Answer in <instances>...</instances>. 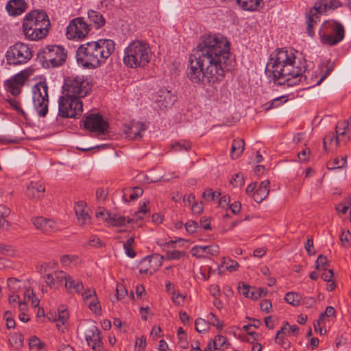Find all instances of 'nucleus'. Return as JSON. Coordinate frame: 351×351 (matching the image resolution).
<instances>
[{
  "label": "nucleus",
  "mask_w": 351,
  "mask_h": 351,
  "mask_svg": "<svg viewBox=\"0 0 351 351\" xmlns=\"http://www.w3.org/2000/svg\"><path fill=\"white\" fill-rule=\"evenodd\" d=\"M230 43L220 34L202 36L189 59L187 76L193 83L214 86L223 80L228 71Z\"/></svg>",
  "instance_id": "f257e3e1"
},
{
  "label": "nucleus",
  "mask_w": 351,
  "mask_h": 351,
  "mask_svg": "<svg viewBox=\"0 0 351 351\" xmlns=\"http://www.w3.org/2000/svg\"><path fill=\"white\" fill-rule=\"evenodd\" d=\"M297 51L278 49L270 55L265 68V73L274 84L293 86L302 81L310 84L314 72L306 69L305 60L297 58Z\"/></svg>",
  "instance_id": "f03ea898"
},
{
  "label": "nucleus",
  "mask_w": 351,
  "mask_h": 351,
  "mask_svg": "<svg viewBox=\"0 0 351 351\" xmlns=\"http://www.w3.org/2000/svg\"><path fill=\"white\" fill-rule=\"evenodd\" d=\"M115 43L110 39H99L81 45L76 51V60L84 68L96 69L114 53Z\"/></svg>",
  "instance_id": "7ed1b4c3"
},
{
  "label": "nucleus",
  "mask_w": 351,
  "mask_h": 351,
  "mask_svg": "<svg viewBox=\"0 0 351 351\" xmlns=\"http://www.w3.org/2000/svg\"><path fill=\"white\" fill-rule=\"evenodd\" d=\"M51 23L43 10H34L27 13L23 21V32L26 38L38 40L48 34Z\"/></svg>",
  "instance_id": "20e7f679"
},
{
  "label": "nucleus",
  "mask_w": 351,
  "mask_h": 351,
  "mask_svg": "<svg viewBox=\"0 0 351 351\" xmlns=\"http://www.w3.org/2000/svg\"><path fill=\"white\" fill-rule=\"evenodd\" d=\"M152 56L149 44L143 40H134L124 50L123 61L130 68L144 67L150 61Z\"/></svg>",
  "instance_id": "39448f33"
},
{
  "label": "nucleus",
  "mask_w": 351,
  "mask_h": 351,
  "mask_svg": "<svg viewBox=\"0 0 351 351\" xmlns=\"http://www.w3.org/2000/svg\"><path fill=\"white\" fill-rule=\"evenodd\" d=\"M66 50L57 45H47L37 54V60L45 69L59 67L66 62Z\"/></svg>",
  "instance_id": "423d86ee"
},
{
  "label": "nucleus",
  "mask_w": 351,
  "mask_h": 351,
  "mask_svg": "<svg viewBox=\"0 0 351 351\" xmlns=\"http://www.w3.org/2000/svg\"><path fill=\"white\" fill-rule=\"evenodd\" d=\"M92 84L84 76H71L64 79L62 86V95L67 97L81 99L91 90Z\"/></svg>",
  "instance_id": "0eeeda50"
},
{
  "label": "nucleus",
  "mask_w": 351,
  "mask_h": 351,
  "mask_svg": "<svg viewBox=\"0 0 351 351\" xmlns=\"http://www.w3.org/2000/svg\"><path fill=\"white\" fill-rule=\"evenodd\" d=\"M319 35L323 44L335 46L344 38L345 28L339 21H326L319 29Z\"/></svg>",
  "instance_id": "6e6552de"
},
{
  "label": "nucleus",
  "mask_w": 351,
  "mask_h": 351,
  "mask_svg": "<svg viewBox=\"0 0 351 351\" xmlns=\"http://www.w3.org/2000/svg\"><path fill=\"white\" fill-rule=\"evenodd\" d=\"M58 115L62 118L78 119L83 112L81 99L62 95L58 99Z\"/></svg>",
  "instance_id": "1a4fd4ad"
},
{
  "label": "nucleus",
  "mask_w": 351,
  "mask_h": 351,
  "mask_svg": "<svg viewBox=\"0 0 351 351\" xmlns=\"http://www.w3.org/2000/svg\"><path fill=\"white\" fill-rule=\"evenodd\" d=\"M33 104L40 117H45L48 112V86L46 82H40L33 87Z\"/></svg>",
  "instance_id": "9d476101"
},
{
  "label": "nucleus",
  "mask_w": 351,
  "mask_h": 351,
  "mask_svg": "<svg viewBox=\"0 0 351 351\" xmlns=\"http://www.w3.org/2000/svg\"><path fill=\"white\" fill-rule=\"evenodd\" d=\"M32 56V50L29 45L21 42L10 47L5 55L8 63L13 65L25 64Z\"/></svg>",
  "instance_id": "9b49d317"
},
{
  "label": "nucleus",
  "mask_w": 351,
  "mask_h": 351,
  "mask_svg": "<svg viewBox=\"0 0 351 351\" xmlns=\"http://www.w3.org/2000/svg\"><path fill=\"white\" fill-rule=\"evenodd\" d=\"M91 29L83 17H77L71 20L66 27V35L69 39L82 40L86 37Z\"/></svg>",
  "instance_id": "f8f14e48"
},
{
  "label": "nucleus",
  "mask_w": 351,
  "mask_h": 351,
  "mask_svg": "<svg viewBox=\"0 0 351 351\" xmlns=\"http://www.w3.org/2000/svg\"><path fill=\"white\" fill-rule=\"evenodd\" d=\"M82 121L85 129L99 134H105L109 126L108 122L98 113L84 116Z\"/></svg>",
  "instance_id": "ddd939ff"
},
{
  "label": "nucleus",
  "mask_w": 351,
  "mask_h": 351,
  "mask_svg": "<svg viewBox=\"0 0 351 351\" xmlns=\"http://www.w3.org/2000/svg\"><path fill=\"white\" fill-rule=\"evenodd\" d=\"M29 77L27 70H23L4 82L5 89L12 95L17 96L21 93V88Z\"/></svg>",
  "instance_id": "4468645a"
},
{
  "label": "nucleus",
  "mask_w": 351,
  "mask_h": 351,
  "mask_svg": "<svg viewBox=\"0 0 351 351\" xmlns=\"http://www.w3.org/2000/svg\"><path fill=\"white\" fill-rule=\"evenodd\" d=\"M84 335L88 346L94 351H101L103 346L101 331L93 322L88 323Z\"/></svg>",
  "instance_id": "2eb2a0df"
},
{
  "label": "nucleus",
  "mask_w": 351,
  "mask_h": 351,
  "mask_svg": "<svg viewBox=\"0 0 351 351\" xmlns=\"http://www.w3.org/2000/svg\"><path fill=\"white\" fill-rule=\"evenodd\" d=\"M164 257L160 254H154L143 258L139 264L141 274H152L157 271L162 265Z\"/></svg>",
  "instance_id": "dca6fc26"
},
{
  "label": "nucleus",
  "mask_w": 351,
  "mask_h": 351,
  "mask_svg": "<svg viewBox=\"0 0 351 351\" xmlns=\"http://www.w3.org/2000/svg\"><path fill=\"white\" fill-rule=\"evenodd\" d=\"M176 100L177 96L166 88L159 90L156 97V102L161 110L171 108Z\"/></svg>",
  "instance_id": "f3484780"
},
{
  "label": "nucleus",
  "mask_w": 351,
  "mask_h": 351,
  "mask_svg": "<svg viewBox=\"0 0 351 351\" xmlns=\"http://www.w3.org/2000/svg\"><path fill=\"white\" fill-rule=\"evenodd\" d=\"M35 228L43 233L51 234L58 230V227L53 219L44 217H36L32 219Z\"/></svg>",
  "instance_id": "a211bd4d"
},
{
  "label": "nucleus",
  "mask_w": 351,
  "mask_h": 351,
  "mask_svg": "<svg viewBox=\"0 0 351 351\" xmlns=\"http://www.w3.org/2000/svg\"><path fill=\"white\" fill-rule=\"evenodd\" d=\"M146 130L145 123L132 121L124 126V132L129 140H138L142 138L141 132Z\"/></svg>",
  "instance_id": "6ab92c4d"
},
{
  "label": "nucleus",
  "mask_w": 351,
  "mask_h": 351,
  "mask_svg": "<svg viewBox=\"0 0 351 351\" xmlns=\"http://www.w3.org/2000/svg\"><path fill=\"white\" fill-rule=\"evenodd\" d=\"M324 12L316 3L306 14V32L308 36L313 37L315 34L313 27L319 21L320 14Z\"/></svg>",
  "instance_id": "aec40b11"
},
{
  "label": "nucleus",
  "mask_w": 351,
  "mask_h": 351,
  "mask_svg": "<svg viewBox=\"0 0 351 351\" xmlns=\"http://www.w3.org/2000/svg\"><path fill=\"white\" fill-rule=\"evenodd\" d=\"M74 209L80 226L91 223V217L88 213L89 209L86 207V204L84 202L80 201L76 203Z\"/></svg>",
  "instance_id": "412c9836"
},
{
  "label": "nucleus",
  "mask_w": 351,
  "mask_h": 351,
  "mask_svg": "<svg viewBox=\"0 0 351 351\" xmlns=\"http://www.w3.org/2000/svg\"><path fill=\"white\" fill-rule=\"evenodd\" d=\"M45 191V185L39 182H31L27 186L25 195L31 199H39L44 197Z\"/></svg>",
  "instance_id": "4be33fe9"
},
{
  "label": "nucleus",
  "mask_w": 351,
  "mask_h": 351,
  "mask_svg": "<svg viewBox=\"0 0 351 351\" xmlns=\"http://www.w3.org/2000/svg\"><path fill=\"white\" fill-rule=\"evenodd\" d=\"M27 3L25 0H10L5 7L8 14L11 16H19L25 12Z\"/></svg>",
  "instance_id": "5701e85b"
},
{
  "label": "nucleus",
  "mask_w": 351,
  "mask_h": 351,
  "mask_svg": "<svg viewBox=\"0 0 351 351\" xmlns=\"http://www.w3.org/2000/svg\"><path fill=\"white\" fill-rule=\"evenodd\" d=\"M349 122L348 121H340L338 122L335 127L336 137L335 143L338 145L340 142L346 143L350 141L349 132Z\"/></svg>",
  "instance_id": "b1692460"
},
{
  "label": "nucleus",
  "mask_w": 351,
  "mask_h": 351,
  "mask_svg": "<svg viewBox=\"0 0 351 351\" xmlns=\"http://www.w3.org/2000/svg\"><path fill=\"white\" fill-rule=\"evenodd\" d=\"M269 181L265 180L261 182L258 189H256L254 193H253V199L257 202L261 203L264 200L269 193Z\"/></svg>",
  "instance_id": "393cba45"
},
{
  "label": "nucleus",
  "mask_w": 351,
  "mask_h": 351,
  "mask_svg": "<svg viewBox=\"0 0 351 351\" xmlns=\"http://www.w3.org/2000/svg\"><path fill=\"white\" fill-rule=\"evenodd\" d=\"M122 198L124 202H129L130 201H134L138 197H141L143 194V190L141 187H129L123 189Z\"/></svg>",
  "instance_id": "a878e982"
},
{
  "label": "nucleus",
  "mask_w": 351,
  "mask_h": 351,
  "mask_svg": "<svg viewBox=\"0 0 351 351\" xmlns=\"http://www.w3.org/2000/svg\"><path fill=\"white\" fill-rule=\"evenodd\" d=\"M64 286L69 293H80L84 289L82 282L78 280H74L71 276H68L66 278Z\"/></svg>",
  "instance_id": "bb28decb"
},
{
  "label": "nucleus",
  "mask_w": 351,
  "mask_h": 351,
  "mask_svg": "<svg viewBox=\"0 0 351 351\" xmlns=\"http://www.w3.org/2000/svg\"><path fill=\"white\" fill-rule=\"evenodd\" d=\"M263 0H234L233 3L241 9L247 11H254L260 7Z\"/></svg>",
  "instance_id": "cd10ccee"
},
{
  "label": "nucleus",
  "mask_w": 351,
  "mask_h": 351,
  "mask_svg": "<svg viewBox=\"0 0 351 351\" xmlns=\"http://www.w3.org/2000/svg\"><path fill=\"white\" fill-rule=\"evenodd\" d=\"M88 19L93 23L95 29H99L106 23L104 16L98 11L90 10L88 11Z\"/></svg>",
  "instance_id": "c85d7f7f"
},
{
  "label": "nucleus",
  "mask_w": 351,
  "mask_h": 351,
  "mask_svg": "<svg viewBox=\"0 0 351 351\" xmlns=\"http://www.w3.org/2000/svg\"><path fill=\"white\" fill-rule=\"evenodd\" d=\"M245 142L242 138H236L233 141L230 156L232 159L238 158L244 151Z\"/></svg>",
  "instance_id": "c756f323"
},
{
  "label": "nucleus",
  "mask_w": 351,
  "mask_h": 351,
  "mask_svg": "<svg viewBox=\"0 0 351 351\" xmlns=\"http://www.w3.org/2000/svg\"><path fill=\"white\" fill-rule=\"evenodd\" d=\"M108 218L106 220L108 221L114 226H123L132 222V219L130 217H125L119 215H112L106 213Z\"/></svg>",
  "instance_id": "7c9ffc66"
},
{
  "label": "nucleus",
  "mask_w": 351,
  "mask_h": 351,
  "mask_svg": "<svg viewBox=\"0 0 351 351\" xmlns=\"http://www.w3.org/2000/svg\"><path fill=\"white\" fill-rule=\"evenodd\" d=\"M315 3L320 7L321 10L324 12L329 10H334L341 6V3L339 0H320Z\"/></svg>",
  "instance_id": "2f4dec72"
},
{
  "label": "nucleus",
  "mask_w": 351,
  "mask_h": 351,
  "mask_svg": "<svg viewBox=\"0 0 351 351\" xmlns=\"http://www.w3.org/2000/svg\"><path fill=\"white\" fill-rule=\"evenodd\" d=\"M191 143L187 140H180L172 143L170 145L171 151L175 152H189L191 149Z\"/></svg>",
  "instance_id": "473e14b6"
},
{
  "label": "nucleus",
  "mask_w": 351,
  "mask_h": 351,
  "mask_svg": "<svg viewBox=\"0 0 351 351\" xmlns=\"http://www.w3.org/2000/svg\"><path fill=\"white\" fill-rule=\"evenodd\" d=\"M285 300L293 306H298L301 304L302 295L297 292H288L285 296Z\"/></svg>",
  "instance_id": "72a5a7b5"
},
{
  "label": "nucleus",
  "mask_w": 351,
  "mask_h": 351,
  "mask_svg": "<svg viewBox=\"0 0 351 351\" xmlns=\"http://www.w3.org/2000/svg\"><path fill=\"white\" fill-rule=\"evenodd\" d=\"M346 156H341V159L336 158L333 160L328 162L326 167L329 170L341 169L346 165Z\"/></svg>",
  "instance_id": "f704fd0d"
},
{
  "label": "nucleus",
  "mask_w": 351,
  "mask_h": 351,
  "mask_svg": "<svg viewBox=\"0 0 351 351\" xmlns=\"http://www.w3.org/2000/svg\"><path fill=\"white\" fill-rule=\"evenodd\" d=\"M134 243V237H130L128 239L127 241L123 243V248L125 254L130 258H134L136 255L135 251L132 248Z\"/></svg>",
  "instance_id": "c9c22d12"
},
{
  "label": "nucleus",
  "mask_w": 351,
  "mask_h": 351,
  "mask_svg": "<svg viewBox=\"0 0 351 351\" xmlns=\"http://www.w3.org/2000/svg\"><path fill=\"white\" fill-rule=\"evenodd\" d=\"M68 318L69 313L67 309L64 306L62 305L58 308V313L56 316L54 321H58L61 323L62 325H64V324L67 322Z\"/></svg>",
  "instance_id": "e433bc0d"
},
{
  "label": "nucleus",
  "mask_w": 351,
  "mask_h": 351,
  "mask_svg": "<svg viewBox=\"0 0 351 351\" xmlns=\"http://www.w3.org/2000/svg\"><path fill=\"white\" fill-rule=\"evenodd\" d=\"M207 319L208 325L210 324L213 326H215L219 331H221L223 329V322H221L213 313H210L207 316Z\"/></svg>",
  "instance_id": "4c0bfd02"
},
{
  "label": "nucleus",
  "mask_w": 351,
  "mask_h": 351,
  "mask_svg": "<svg viewBox=\"0 0 351 351\" xmlns=\"http://www.w3.org/2000/svg\"><path fill=\"white\" fill-rule=\"evenodd\" d=\"M287 101L285 96H281L274 99L271 101H268L265 104V108L266 110H269L272 108H277L281 104Z\"/></svg>",
  "instance_id": "58836bf2"
},
{
  "label": "nucleus",
  "mask_w": 351,
  "mask_h": 351,
  "mask_svg": "<svg viewBox=\"0 0 351 351\" xmlns=\"http://www.w3.org/2000/svg\"><path fill=\"white\" fill-rule=\"evenodd\" d=\"M186 256V254L184 251L173 250L167 251L165 254V258L168 261L171 260H179L182 257Z\"/></svg>",
  "instance_id": "ea45409f"
},
{
  "label": "nucleus",
  "mask_w": 351,
  "mask_h": 351,
  "mask_svg": "<svg viewBox=\"0 0 351 351\" xmlns=\"http://www.w3.org/2000/svg\"><path fill=\"white\" fill-rule=\"evenodd\" d=\"M209 328L207 322L202 318L196 319L195 322V329L197 332H206Z\"/></svg>",
  "instance_id": "a19ab883"
},
{
  "label": "nucleus",
  "mask_w": 351,
  "mask_h": 351,
  "mask_svg": "<svg viewBox=\"0 0 351 351\" xmlns=\"http://www.w3.org/2000/svg\"><path fill=\"white\" fill-rule=\"evenodd\" d=\"M128 294V291L122 284H117L116 287L115 300H112V302L123 299Z\"/></svg>",
  "instance_id": "79ce46f5"
},
{
  "label": "nucleus",
  "mask_w": 351,
  "mask_h": 351,
  "mask_svg": "<svg viewBox=\"0 0 351 351\" xmlns=\"http://www.w3.org/2000/svg\"><path fill=\"white\" fill-rule=\"evenodd\" d=\"M204 245H195L191 250L192 256L198 258H206Z\"/></svg>",
  "instance_id": "37998d69"
},
{
  "label": "nucleus",
  "mask_w": 351,
  "mask_h": 351,
  "mask_svg": "<svg viewBox=\"0 0 351 351\" xmlns=\"http://www.w3.org/2000/svg\"><path fill=\"white\" fill-rule=\"evenodd\" d=\"M333 69H334V66L332 64L326 66L325 70L324 71L323 69H322V71H320L321 76L315 84L319 85L322 83V82L324 80H325L330 74V73L333 71Z\"/></svg>",
  "instance_id": "c03bdc74"
},
{
  "label": "nucleus",
  "mask_w": 351,
  "mask_h": 351,
  "mask_svg": "<svg viewBox=\"0 0 351 351\" xmlns=\"http://www.w3.org/2000/svg\"><path fill=\"white\" fill-rule=\"evenodd\" d=\"M8 102L10 105V106L17 112L19 114H21L23 117H25L26 113L21 107L20 102L18 100H16L14 98H12L8 99Z\"/></svg>",
  "instance_id": "a18cd8bd"
},
{
  "label": "nucleus",
  "mask_w": 351,
  "mask_h": 351,
  "mask_svg": "<svg viewBox=\"0 0 351 351\" xmlns=\"http://www.w3.org/2000/svg\"><path fill=\"white\" fill-rule=\"evenodd\" d=\"M214 349H221L223 346L226 344L227 339L226 337L218 335H216L214 338V339H212Z\"/></svg>",
  "instance_id": "49530a36"
},
{
  "label": "nucleus",
  "mask_w": 351,
  "mask_h": 351,
  "mask_svg": "<svg viewBox=\"0 0 351 351\" xmlns=\"http://www.w3.org/2000/svg\"><path fill=\"white\" fill-rule=\"evenodd\" d=\"M205 249V255H210L213 256H216L219 253V247L217 244H211L209 245H204Z\"/></svg>",
  "instance_id": "de8ad7c7"
},
{
  "label": "nucleus",
  "mask_w": 351,
  "mask_h": 351,
  "mask_svg": "<svg viewBox=\"0 0 351 351\" xmlns=\"http://www.w3.org/2000/svg\"><path fill=\"white\" fill-rule=\"evenodd\" d=\"M29 346L30 349H36L40 350L43 348L44 344L38 337L33 336L29 339Z\"/></svg>",
  "instance_id": "09e8293b"
},
{
  "label": "nucleus",
  "mask_w": 351,
  "mask_h": 351,
  "mask_svg": "<svg viewBox=\"0 0 351 351\" xmlns=\"http://www.w3.org/2000/svg\"><path fill=\"white\" fill-rule=\"evenodd\" d=\"M315 263H316V265H315L316 269H322L324 270H326V266L328 265L326 256H325L322 254H320L317 257Z\"/></svg>",
  "instance_id": "8fccbe9b"
},
{
  "label": "nucleus",
  "mask_w": 351,
  "mask_h": 351,
  "mask_svg": "<svg viewBox=\"0 0 351 351\" xmlns=\"http://www.w3.org/2000/svg\"><path fill=\"white\" fill-rule=\"evenodd\" d=\"M3 318L5 319L7 328L11 329L15 327L16 323L12 317V313L10 311H6L5 312Z\"/></svg>",
  "instance_id": "3c124183"
},
{
  "label": "nucleus",
  "mask_w": 351,
  "mask_h": 351,
  "mask_svg": "<svg viewBox=\"0 0 351 351\" xmlns=\"http://www.w3.org/2000/svg\"><path fill=\"white\" fill-rule=\"evenodd\" d=\"M177 335L178 336L179 343L182 344L181 348L183 349L186 348V346L188 344L186 336L184 330L182 327H180L178 329Z\"/></svg>",
  "instance_id": "603ef678"
},
{
  "label": "nucleus",
  "mask_w": 351,
  "mask_h": 351,
  "mask_svg": "<svg viewBox=\"0 0 351 351\" xmlns=\"http://www.w3.org/2000/svg\"><path fill=\"white\" fill-rule=\"evenodd\" d=\"M230 183L234 187L241 186L244 184L243 176L241 173H236L230 180Z\"/></svg>",
  "instance_id": "864d4df0"
},
{
  "label": "nucleus",
  "mask_w": 351,
  "mask_h": 351,
  "mask_svg": "<svg viewBox=\"0 0 351 351\" xmlns=\"http://www.w3.org/2000/svg\"><path fill=\"white\" fill-rule=\"evenodd\" d=\"M88 308L95 313H97L101 311V306L97 295L88 301Z\"/></svg>",
  "instance_id": "5fc2aeb1"
},
{
  "label": "nucleus",
  "mask_w": 351,
  "mask_h": 351,
  "mask_svg": "<svg viewBox=\"0 0 351 351\" xmlns=\"http://www.w3.org/2000/svg\"><path fill=\"white\" fill-rule=\"evenodd\" d=\"M10 343L13 345L14 343L16 348H21L23 345V339L21 335H16L11 336L9 339Z\"/></svg>",
  "instance_id": "6e6d98bb"
},
{
  "label": "nucleus",
  "mask_w": 351,
  "mask_h": 351,
  "mask_svg": "<svg viewBox=\"0 0 351 351\" xmlns=\"http://www.w3.org/2000/svg\"><path fill=\"white\" fill-rule=\"evenodd\" d=\"M55 280L56 281L57 285H58L60 283L62 282V281H64L66 282V278L69 275H66V274L62 271H56L53 273Z\"/></svg>",
  "instance_id": "4d7b16f0"
},
{
  "label": "nucleus",
  "mask_w": 351,
  "mask_h": 351,
  "mask_svg": "<svg viewBox=\"0 0 351 351\" xmlns=\"http://www.w3.org/2000/svg\"><path fill=\"white\" fill-rule=\"evenodd\" d=\"M215 192L210 188L206 189L202 194V197L207 202L215 200Z\"/></svg>",
  "instance_id": "13d9d810"
},
{
  "label": "nucleus",
  "mask_w": 351,
  "mask_h": 351,
  "mask_svg": "<svg viewBox=\"0 0 351 351\" xmlns=\"http://www.w3.org/2000/svg\"><path fill=\"white\" fill-rule=\"evenodd\" d=\"M45 281L46 284L50 287V288H57L58 285L56 283V281L55 280L54 276L53 274H47L43 276Z\"/></svg>",
  "instance_id": "bf43d9fd"
},
{
  "label": "nucleus",
  "mask_w": 351,
  "mask_h": 351,
  "mask_svg": "<svg viewBox=\"0 0 351 351\" xmlns=\"http://www.w3.org/2000/svg\"><path fill=\"white\" fill-rule=\"evenodd\" d=\"M275 341L285 350L289 349L291 346L290 341L283 335H279V339H277V335H276Z\"/></svg>",
  "instance_id": "052dcab7"
},
{
  "label": "nucleus",
  "mask_w": 351,
  "mask_h": 351,
  "mask_svg": "<svg viewBox=\"0 0 351 351\" xmlns=\"http://www.w3.org/2000/svg\"><path fill=\"white\" fill-rule=\"evenodd\" d=\"M290 334V325L288 322H284L282 323V326L280 330H278L276 334L277 339H279V335H285Z\"/></svg>",
  "instance_id": "680f3d73"
},
{
  "label": "nucleus",
  "mask_w": 351,
  "mask_h": 351,
  "mask_svg": "<svg viewBox=\"0 0 351 351\" xmlns=\"http://www.w3.org/2000/svg\"><path fill=\"white\" fill-rule=\"evenodd\" d=\"M199 227L197 222L190 220L185 223V228L188 233H194Z\"/></svg>",
  "instance_id": "e2e57ef3"
},
{
  "label": "nucleus",
  "mask_w": 351,
  "mask_h": 351,
  "mask_svg": "<svg viewBox=\"0 0 351 351\" xmlns=\"http://www.w3.org/2000/svg\"><path fill=\"white\" fill-rule=\"evenodd\" d=\"M305 249L309 256L315 254V250L313 246V239L311 237L308 238L306 243H305Z\"/></svg>",
  "instance_id": "0e129e2a"
},
{
  "label": "nucleus",
  "mask_w": 351,
  "mask_h": 351,
  "mask_svg": "<svg viewBox=\"0 0 351 351\" xmlns=\"http://www.w3.org/2000/svg\"><path fill=\"white\" fill-rule=\"evenodd\" d=\"M97 295L96 291L94 289H87L82 293V296L83 300L86 302H88L90 300H92L94 297Z\"/></svg>",
  "instance_id": "69168bd1"
},
{
  "label": "nucleus",
  "mask_w": 351,
  "mask_h": 351,
  "mask_svg": "<svg viewBox=\"0 0 351 351\" xmlns=\"http://www.w3.org/2000/svg\"><path fill=\"white\" fill-rule=\"evenodd\" d=\"M301 304L306 308H311L316 304V300L313 297H302Z\"/></svg>",
  "instance_id": "338daca9"
},
{
  "label": "nucleus",
  "mask_w": 351,
  "mask_h": 351,
  "mask_svg": "<svg viewBox=\"0 0 351 351\" xmlns=\"http://www.w3.org/2000/svg\"><path fill=\"white\" fill-rule=\"evenodd\" d=\"M251 289H252V287L249 285L245 284H242V286L239 285V293L243 295L245 298H250Z\"/></svg>",
  "instance_id": "774afa93"
}]
</instances>
